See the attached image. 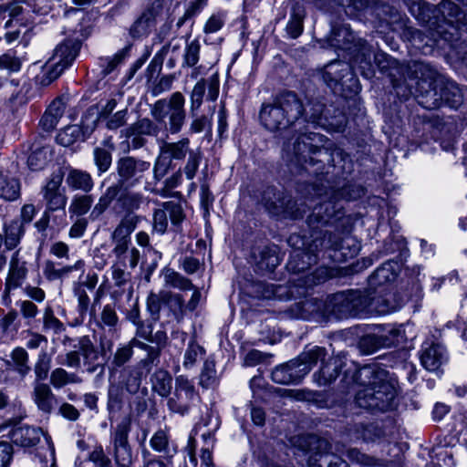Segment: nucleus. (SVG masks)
<instances>
[{"mask_svg":"<svg viewBox=\"0 0 467 467\" xmlns=\"http://www.w3.org/2000/svg\"><path fill=\"white\" fill-rule=\"evenodd\" d=\"M423 368L429 371H437L446 361L444 347L439 343L425 342L420 355Z\"/></svg>","mask_w":467,"mask_h":467,"instance_id":"15","label":"nucleus"},{"mask_svg":"<svg viewBox=\"0 0 467 467\" xmlns=\"http://www.w3.org/2000/svg\"><path fill=\"white\" fill-rule=\"evenodd\" d=\"M280 264V259L276 254L275 249L265 248L262 252V259L259 262V265L262 268H265L268 270H273Z\"/></svg>","mask_w":467,"mask_h":467,"instance_id":"56","label":"nucleus"},{"mask_svg":"<svg viewBox=\"0 0 467 467\" xmlns=\"http://www.w3.org/2000/svg\"><path fill=\"white\" fill-rule=\"evenodd\" d=\"M303 104L292 92L277 96L272 103L263 104L260 120L270 131L283 130L294 124L303 115Z\"/></svg>","mask_w":467,"mask_h":467,"instance_id":"2","label":"nucleus"},{"mask_svg":"<svg viewBox=\"0 0 467 467\" xmlns=\"http://www.w3.org/2000/svg\"><path fill=\"white\" fill-rule=\"evenodd\" d=\"M400 272V265L397 262H387L379 267L369 278L371 286H381L393 282Z\"/></svg>","mask_w":467,"mask_h":467,"instance_id":"21","label":"nucleus"},{"mask_svg":"<svg viewBox=\"0 0 467 467\" xmlns=\"http://www.w3.org/2000/svg\"><path fill=\"white\" fill-rule=\"evenodd\" d=\"M23 4L26 5V2L24 0H12L7 4L0 5V18L4 19L8 16L13 19L23 15L26 11Z\"/></svg>","mask_w":467,"mask_h":467,"instance_id":"48","label":"nucleus"},{"mask_svg":"<svg viewBox=\"0 0 467 467\" xmlns=\"http://www.w3.org/2000/svg\"><path fill=\"white\" fill-rule=\"evenodd\" d=\"M53 148L49 145H45L33 150L27 159V164L33 171L43 169L53 158Z\"/></svg>","mask_w":467,"mask_h":467,"instance_id":"28","label":"nucleus"},{"mask_svg":"<svg viewBox=\"0 0 467 467\" xmlns=\"http://www.w3.org/2000/svg\"><path fill=\"white\" fill-rule=\"evenodd\" d=\"M356 380L363 389L356 395L358 407L377 411H386L395 406L397 380L377 364L364 366L357 372Z\"/></svg>","mask_w":467,"mask_h":467,"instance_id":"1","label":"nucleus"},{"mask_svg":"<svg viewBox=\"0 0 467 467\" xmlns=\"http://www.w3.org/2000/svg\"><path fill=\"white\" fill-rule=\"evenodd\" d=\"M99 117L88 111L82 119V126L70 125L63 129L57 135V141L64 147H69L76 141L83 140L96 128Z\"/></svg>","mask_w":467,"mask_h":467,"instance_id":"12","label":"nucleus"},{"mask_svg":"<svg viewBox=\"0 0 467 467\" xmlns=\"http://www.w3.org/2000/svg\"><path fill=\"white\" fill-rule=\"evenodd\" d=\"M199 399L193 383L181 375L175 379L174 395L168 400V406L172 411L184 415L199 401Z\"/></svg>","mask_w":467,"mask_h":467,"instance_id":"10","label":"nucleus"},{"mask_svg":"<svg viewBox=\"0 0 467 467\" xmlns=\"http://www.w3.org/2000/svg\"><path fill=\"white\" fill-rule=\"evenodd\" d=\"M26 275L25 264L17 258V253L14 254L10 262V269L6 279L5 289L10 291L18 287Z\"/></svg>","mask_w":467,"mask_h":467,"instance_id":"25","label":"nucleus"},{"mask_svg":"<svg viewBox=\"0 0 467 467\" xmlns=\"http://www.w3.org/2000/svg\"><path fill=\"white\" fill-rule=\"evenodd\" d=\"M309 467H349L340 456L329 452H317L308 460Z\"/></svg>","mask_w":467,"mask_h":467,"instance_id":"26","label":"nucleus"},{"mask_svg":"<svg viewBox=\"0 0 467 467\" xmlns=\"http://www.w3.org/2000/svg\"><path fill=\"white\" fill-rule=\"evenodd\" d=\"M416 71H420L421 77L417 81L415 92L410 90V93H416L419 104L424 109H434L441 107L443 103V91H441L443 84L436 79V71L424 63L417 64Z\"/></svg>","mask_w":467,"mask_h":467,"instance_id":"4","label":"nucleus"},{"mask_svg":"<svg viewBox=\"0 0 467 467\" xmlns=\"http://www.w3.org/2000/svg\"><path fill=\"white\" fill-rule=\"evenodd\" d=\"M67 183L74 190H81L86 192H89L94 185L90 174L79 170H72L68 173Z\"/></svg>","mask_w":467,"mask_h":467,"instance_id":"30","label":"nucleus"},{"mask_svg":"<svg viewBox=\"0 0 467 467\" xmlns=\"http://www.w3.org/2000/svg\"><path fill=\"white\" fill-rule=\"evenodd\" d=\"M65 103L62 99H55L47 109L40 119V124L46 130H53L64 115Z\"/></svg>","mask_w":467,"mask_h":467,"instance_id":"24","label":"nucleus"},{"mask_svg":"<svg viewBox=\"0 0 467 467\" xmlns=\"http://www.w3.org/2000/svg\"><path fill=\"white\" fill-rule=\"evenodd\" d=\"M150 168V163L133 157H123L117 161L116 170L118 183L115 186L120 188H131L139 184L144 173Z\"/></svg>","mask_w":467,"mask_h":467,"instance_id":"9","label":"nucleus"},{"mask_svg":"<svg viewBox=\"0 0 467 467\" xmlns=\"http://www.w3.org/2000/svg\"><path fill=\"white\" fill-rule=\"evenodd\" d=\"M142 195L138 192H127L119 197V201L127 210L138 209L142 203Z\"/></svg>","mask_w":467,"mask_h":467,"instance_id":"58","label":"nucleus"},{"mask_svg":"<svg viewBox=\"0 0 467 467\" xmlns=\"http://www.w3.org/2000/svg\"><path fill=\"white\" fill-rule=\"evenodd\" d=\"M215 383V370L208 362L204 363L203 369L200 376V384L203 388H210Z\"/></svg>","mask_w":467,"mask_h":467,"instance_id":"60","label":"nucleus"},{"mask_svg":"<svg viewBox=\"0 0 467 467\" xmlns=\"http://www.w3.org/2000/svg\"><path fill=\"white\" fill-rule=\"evenodd\" d=\"M441 91H443V103H446L451 108L457 109L463 101L461 88L453 83L443 85V88H441Z\"/></svg>","mask_w":467,"mask_h":467,"instance_id":"39","label":"nucleus"},{"mask_svg":"<svg viewBox=\"0 0 467 467\" xmlns=\"http://www.w3.org/2000/svg\"><path fill=\"white\" fill-rule=\"evenodd\" d=\"M337 368V360H335L334 363L323 365L320 369L319 384H327L334 380L338 375Z\"/></svg>","mask_w":467,"mask_h":467,"instance_id":"57","label":"nucleus"},{"mask_svg":"<svg viewBox=\"0 0 467 467\" xmlns=\"http://www.w3.org/2000/svg\"><path fill=\"white\" fill-rule=\"evenodd\" d=\"M33 400L37 409L45 413H50L56 405V396L50 387L42 382L34 386Z\"/></svg>","mask_w":467,"mask_h":467,"instance_id":"20","label":"nucleus"},{"mask_svg":"<svg viewBox=\"0 0 467 467\" xmlns=\"http://www.w3.org/2000/svg\"><path fill=\"white\" fill-rule=\"evenodd\" d=\"M190 140L182 139L177 142L164 143L161 148V155L174 160L183 159L189 151Z\"/></svg>","mask_w":467,"mask_h":467,"instance_id":"34","label":"nucleus"},{"mask_svg":"<svg viewBox=\"0 0 467 467\" xmlns=\"http://www.w3.org/2000/svg\"><path fill=\"white\" fill-rule=\"evenodd\" d=\"M326 356V349L321 347H313L310 349L305 350L297 359L298 368L302 372V375H306L317 363L321 360L323 361Z\"/></svg>","mask_w":467,"mask_h":467,"instance_id":"23","label":"nucleus"},{"mask_svg":"<svg viewBox=\"0 0 467 467\" xmlns=\"http://www.w3.org/2000/svg\"><path fill=\"white\" fill-rule=\"evenodd\" d=\"M12 458V445L7 441H0V467H9Z\"/></svg>","mask_w":467,"mask_h":467,"instance_id":"64","label":"nucleus"},{"mask_svg":"<svg viewBox=\"0 0 467 467\" xmlns=\"http://www.w3.org/2000/svg\"><path fill=\"white\" fill-rule=\"evenodd\" d=\"M20 195L19 182L8 173L0 171V198L14 201Z\"/></svg>","mask_w":467,"mask_h":467,"instance_id":"27","label":"nucleus"},{"mask_svg":"<svg viewBox=\"0 0 467 467\" xmlns=\"http://www.w3.org/2000/svg\"><path fill=\"white\" fill-rule=\"evenodd\" d=\"M334 216L339 218V212L336 211L334 203L330 201L324 202L314 207L313 212L307 217V222L310 225L315 223L327 224L331 222Z\"/></svg>","mask_w":467,"mask_h":467,"instance_id":"22","label":"nucleus"},{"mask_svg":"<svg viewBox=\"0 0 467 467\" xmlns=\"http://www.w3.org/2000/svg\"><path fill=\"white\" fill-rule=\"evenodd\" d=\"M25 234L24 225L19 221H12L5 228V244L7 249H14Z\"/></svg>","mask_w":467,"mask_h":467,"instance_id":"33","label":"nucleus"},{"mask_svg":"<svg viewBox=\"0 0 467 467\" xmlns=\"http://www.w3.org/2000/svg\"><path fill=\"white\" fill-rule=\"evenodd\" d=\"M130 431V421L124 419L117 425L111 435L112 454L118 467H133L131 450L128 442Z\"/></svg>","mask_w":467,"mask_h":467,"instance_id":"11","label":"nucleus"},{"mask_svg":"<svg viewBox=\"0 0 467 467\" xmlns=\"http://www.w3.org/2000/svg\"><path fill=\"white\" fill-rule=\"evenodd\" d=\"M162 301L163 304L168 305L176 316L182 317L186 310L184 299L180 294L162 290Z\"/></svg>","mask_w":467,"mask_h":467,"instance_id":"41","label":"nucleus"},{"mask_svg":"<svg viewBox=\"0 0 467 467\" xmlns=\"http://www.w3.org/2000/svg\"><path fill=\"white\" fill-rule=\"evenodd\" d=\"M204 92H205V80L201 79L193 87L192 91L191 93V97H190V100H191L190 108H191V112H192V117L194 116V111L199 109V108L201 107V105L202 103V98H203Z\"/></svg>","mask_w":467,"mask_h":467,"instance_id":"53","label":"nucleus"},{"mask_svg":"<svg viewBox=\"0 0 467 467\" xmlns=\"http://www.w3.org/2000/svg\"><path fill=\"white\" fill-rule=\"evenodd\" d=\"M82 379L76 373L67 372L62 368H55L50 375V383L55 389H61L67 384H78Z\"/></svg>","mask_w":467,"mask_h":467,"instance_id":"32","label":"nucleus"},{"mask_svg":"<svg viewBox=\"0 0 467 467\" xmlns=\"http://www.w3.org/2000/svg\"><path fill=\"white\" fill-rule=\"evenodd\" d=\"M223 24H224L223 14H221V13L213 14L207 20L205 26H204V31L206 33H215L222 28Z\"/></svg>","mask_w":467,"mask_h":467,"instance_id":"63","label":"nucleus"},{"mask_svg":"<svg viewBox=\"0 0 467 467\" xmlns=\"http://www.w3.org/2000/svg\"><path fill=\"white\" fill-rule=\"evenodd\" d=\"M439 12L452 28H459L463 15L459 6L451 2L443 1L439 5Z\"/></svg>","mask_w":467,"mask_h":467,"instance_id":"31","label":"nucleus"},{"mask_svg":"<svg viewBox=\"0 0 467 467\" xmlns=\"http://www.w3.org/2000/svg\"><path fill=\"white\" fill-rule=\"evenodd\" d=\"M347 457L349 461L365 466H372L375 464V462L371 457L361 453L357 449H349L347 451Z\"/></svg>","mask_w":467,"mask_h":467,"instance_id":"61","label":"nucleus"},{"mask_svg":"<svg viewBox=\"0 0 467 467\" xmlns=\"http://www.w3.org/2000/svg\"><path fill=\"white\" fill-rule=\"evenodd\" d=\"M150 445L157 452L170 454L171 446L168 432L164 430L157 431L150 438Z\"/></svg>","mask_w":467,"mask_h":467,"instance_id":"45","label":"nucleus"},{"mask_svg":"<svg viewBox=\"0 0 467 467\" xmlns=\"http://www.w3.org/2000/svg\"><path fill=\"white\" fill-rule=\"evenodd\" d=\"M161 275L163 278L164 286L177 288L180 290H192L193 285L192 282L182 276L171 268H164L161 270Z\"/></svg>","mask_w":467,"mask_h":467,"instance_id":"29","label":"nucleus"},{"mask_svg":"<svg viewBox=\"0 0 467 467\" xmlns=\"http://www.w3.org/2000/svg\"><path fill=\"white\" fill-rule=\"evenodd\" d=\"M402 332L401 327L386 325L382 327L380 332H379L377 337L383 347L389 348L398 344L400 339H402Z\"/></svg>","mask_w":467,"mask_h":467,"instance_id":"37","label":"nucleus"},{"mask_svg":"<svg viewBox=\"0 0 467 467\" xmlns=\"http://www.w3.org/2000/svg\"><path fill=\"white\" fill-rule=\"evenodd\" d=\"M201 45L198 40H192L186 44L183 53L182 67H194L200 58Z\"/></svg>","mask_w":467,"mask_h":467,"instance_id":"46","label":"nucleus"},{"mask_svg":"<svg viewBox=\"0 0 467 467\" xmlns=\"http://www.w3.org/2000/svg\"><path fill=\"white\" fill-rule=\"evenodd\" d=\"M10 358L16 371L20 377L25 378L31 370L27 351L24 348L16 347L11 351Z\"/></svg>","mask_w":467,"mask_h":467,"instance_id":"35","label":"nucleus"},{"mask_svg":"<svg viewBox=\"0 0 467 467\" xmlns=\"http://www.w3.org/2000/svg\"><path fill=\"white\" fill-rule=\"evenodd\" d=\"M44 327L58 334L64 330L63 324L54 316L50 308H47L44 314Z\"/></svg>","mask_w":467,"mask_h":467,"instance_id":"59","label":"nucleus"},{"mask_svg":"<svg viewBox=\"0 0 467 467\" xmlns=\"http://www.w3.org/2000/svg\"><path fill=\"white\" fill-rule=\"evenodd\" d=\"M185 98L177 91L168 99L157 100L151 108V115L159 123L165 124L167 130L177 134L182 130L186 119Z\"/></svg>","mask_w":467,"mask_h":467,"instance_id":"3","label":"nucleus"},{"mask_svg":"<svg viewBox=\"0 0 467 467\" xmlns=\"http://www.w3.org/2000/svg\"><path fill=\"white\" fill-rule=\"evenodd\" d=\"M22 64V59L11 50L0 56V69L7 71L9 75L19 72Z\"/></svg>","mask_w":467,"mask_h":467,"instance_id":"43","label":"nucleus"},{"mask_svg":"<svg viewBox=\"0 0 467 467\" xmlns=\"http://www.w3.org/2000/svg\"><path fill=\"white\" fill-rule=\"evenodd\" d=\"M121 383L130 393H135L140 388V379L139 373L130 368H125L121 374Z\"/></svg>","mask_w":467,"mask_h":467,"instance_id":"51","label":"nucleus"},{"mask_svg":"<svg viewBox=\"0 0 467 467\" xmlns=\"http://www.w3.org/2000/svg\"><path fill=\"white\" fill-rule=\"evenodd\" d=\"M168 216L172 223H179L183 219L182 207L173 202H167L162 204V208L157 209L153 215V230L155 232L161 234L166 232Z\"/></svg>","mask_w":467,"mask_h":467,"instance_id":"14","label":"nucleus"},{"mask_svg":"<svg viewBox=\"0 0 467 467\" xmlns=\"http://www.w3.org/2000/svg\"><path fill=\"white\" fill-rule=\"evenodd\" d=\"M123 402V387L111 384L108 391V409L109 412H117L121 409Z\"/></svg>","mask_w":467,"mask_h":467,"instance_id":"47","label":"nucleus"},{"mask_svg":"<svg viewBox=\"0 0 467 467\" xmlns=\"http://www.w3.org/2000/svg\"><path fill=\"white\" fill-rule=\"evenodd\" d=\"M314 141H322V136L317 133L304 134L297 137L293 145L290 142L286 143L284 150L287 154H294L300 161L301 159L305 160L306 152L316 153L319 150L317 145L313 144Z\"/></svg>","mask_w":467,"mask_h":467,"instance_id":"16","label":"nucleus"},{"mask_svg":"<svg viewBox=\"0 0 467 467\" xmlns=\"http://www.w3.org/2000/svg\"><path fill=\"white\" fill-rule=\"evenodd\" d=\"M331 249L334 254L331 255L335 261H347L356 256L359 250V243L350 234H346L343 236L326 233L321 240L315 239L311 248L318 247Z\"/></svg>","mask_w":467,"mask_h":467,"instance_id":"8","label":"nucleus"},{"mask_svg":"<svg viewBox=\"0 0 467 467\" xmlns=\"http://www.w3.org/2000/svg\"><path fill=\"white\" fill-rule=\"evenodd\" d=\"M171 376L164 369H158L152 375V388L161 396L166 397L171 389Z\"/></svg>","mask_w":467,"mask_h":467,"instance_id":"38","label":"nucleus"},{"mask_svg":"<svg viewBox=\"0 0 467 467\" xmlns=\"http://www.w3.org/2000/svg\"><path fill=\"white\" fill-rule=\"evenodd\" d=\"M9 437L13 443L26 450L35 448L43 438L47 446V454L45 455V465L42 467H57L55 445L51 437L43 429L34 426H16L11 430Z\"/></svg>","mask_w":467,"mask_h":467,"instance_id":"5","label":"nucleus"},{"mask_svg":"<svg viewBox=\"0 0 467 467\" xmlns=\"http://www.w3.org/2000/svg\"><path fill=\"white\" fill-rule=\"evenodd\" d=\"M57 363L68 368H78L80 366L79 353L78 351H69L64 356H58Z\"/></svg>","mask_w":467,"mask_h":467,"instance_id":"62","label":"nucleus"},{"mask_svg":"<svg viewBox=\"0 0 467 467\" xmlns=\"http://www.w3.org/2000/svg\"><path fill=\"white\" fill-rule=\"evenodd\" d=\"M202 161V153L200 150L190 151L187 163L183 171L188 180L194 178Z\"/></svg>","mask_w":467,"mask_h":467,"instance_id":"54","label":"nucleus"},{"mask_svg":"<svg viewBox=\"0 0 467 467\" xmlns=\"http://www.w3.org/2000/svg\"><path fill=\"white\" fill-rule=\"evenodd\" d=\"M92 203L91 195H76L71 201L68 211L73 215L81 216L90 210Z\"/></svg>","mask_w":467,"mask_h":467,"instance_id":"42","label":"nucleus"},{"mask_svg":"<svg viewBox=\"0 0 467 467\" xmlns=\"http://www.w3.org/2000/svg\"><path fill=\"white\" fill-rule=\"evenodd\" d=\"M204 355V349L196 344L195 342H191L188 345L187 349L185 350L183 356V367L185 368H192L197 360L201 358Z\"/></svg>","mask_w":467,"mask_h":467,"instance_id":"50","label":"nucleus"},{"mask_svg":"<svg viewBox=\"0 0 467 467\" xmlns=\"http://www.w3.org/2000/svg\"><path fill=\"white\" fill-rule=\"evenodd\" d=\"M371 57V51L369 49L363 48L362 53L357 56L354 60V67H356L366 78H370L374 75Z\"/></svg>","mask_w":467,"mask_h":467,"instance_id":"40","label":"nucleus"},{"mask_svg":"<svg viewBox=\"0 0 467 467\" xmlns=\"http://www.w3.org/2000/svg\"><path fill=\"white\" fill-rule=\"evenodd\" d=\"M331 301L335 306L340 305L342 306V309H338L339 312H347L354 315L365 311L384 315L389 311L385 301H381L380 298L375 296L371 297L368 295H363L359 291H352L348 295H336Z\"/></svg>","mask_w":467,"mask_h":467,"instance_id":"6","label":"nucleus"},{"mask_svg":"<svg viewBox=\"0 0 467 467\" xmlns=\"http://www.w3.org/2000/svg\"><path fill=\"white\" fill-rule=\"evenodd\" d=\"M158 16V12L154 8L145 10L130 26V36L133 38L149 36L156 26Z\"/></svg>","mask_w":467,"mask_h":467,"instance_id":"17","label":"nucleus"},{"mask_svg":"<svg viewBox=\"0 0 467 467\" xmlns=\"http://www.w3.org/2000/svg\"><path fill=\"white\" fill-rule=\"evenodd\" d=\"M181 182H182V174H181V171H177L165 181V187L162 188L161 190L155 191L154 189L150 188L149 184H146L144 189L149 192H156L157 194H159L162 197H168L169 192L171 189H174L178 185H180Z\"/></svg>","mask_w":467,"mask_h":467,"instance_id":"55","label":"nucleus"},{"mask_svg":"<svg viewBox=\"0 0 467 467\" xmlns=\"http://www.w3.org/2000/svg\"><path fill=\"white\" fill-rule=\"evenodd\" d=\"M79 351V356L81 355L85 360L84 364L87 366V371L94 373L98 368V366L93 364L98 359V352L88 338L83 337L80 339Z\"/></svg>","mask_w":467,"mask_h":467,"instance_id":"36","label":"nucleus"},{"mask_svg":"<svg viewBox=\"0 0 467 467\" xmlns=\"http://www.w3.org/2000/svg\"><path fill=\"white\" fill-rule=\"evenodd\" d=\"M78 50V46L71 42L57 46L52 57L43 66L41 74L37 77L39 84L47 86L57 79L75 60Z\"/></svg>","mask_w":467,"mask_h":467,"instance_id":"7","label":"nucleus"},{"mask_svg":"<svg viewBox=\"0 0 467 467\" xmlns=\"http://www.w3.org/2000/svg\"><path fill=\"white\" fill-rule=\"evenodd\" d=\"M62 181L60 174H52L43 188V197L49 211L64 210L66 207L67 197L61 190Z\"/></svg>","mask_w":467,"mask_h":467,"instance_id":"13","label":"nucleus"},{"mask_svg":"<svg viewBox=\"0 0 467 467\" xmlns=\"http://www.w3.org/2000/svg\"><path fill=\"white\" fill-rule=\"evenodd\" d=\"M50 358L46 351H41L34 366V372L37 382L47 379L50 369Z\"/></svg>","mask_w":467,"mask_h":467,"instance_id":"49","label":"nucleus"},{"mask_svg":"<svg viewBox=\"0 0 467 467\" xmlns=\"http://www.w3.org/2000/svg\"><path fill=\"white\" fill-rule=\"evenodd\" d=\"M135 223V217H126L120 222L112 234L113 239L117 240V244L113 249V253L119 258L128 250L127 236L134 230Z\"/></svg>","mask_w":467,"mask_h":467,"instance_id":"18","label":"nucleus"},{"mask_svg":"<svg viewBox=\"0 0 467 467\" xmlns=\"http://www.w3.org/2000/svg\"><path fill=\"white\" fill-rule=\"evenodd\" d=\"M304 16V11L301 9H295L291 14L286 25V32L292 38H296L302 34Z\"/></svg>","mask_w":467,"mask_h":467,"instance_id":"44","label":"nucleus"},{"mask_svg":"<svg viewBox=\"0 0 467 467\" xmlns=\"http://www.w3.org/2000/svg\"><path fill=\"white\" fill-rule=\"evenodd\" d=\"M273 381L278 384H290L301 380L304 377L298 368V361L291 360L276 367L271 374Z\"/></svg>","mask_w":467,"mask_h":467,"instance_id":"19","label":"nucleus"},{"mask_svg":"<svg viewBox=\"0 0 467 467\" xmlns=\"http://www.w3.org/2000/svg\"><path fill=\"white\" fill-rule=\"evenodd\" d=\"M94 161L99 174L106 172L112 162V157L109 150L103 148H96L93 152Z\"/></svg>","mask_w":467,"mask_h":467,"instance_id":"52","label":"nucleus"}]
</instances>
